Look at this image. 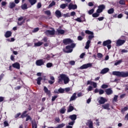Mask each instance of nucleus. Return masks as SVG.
<instances>
[{
	"mask_svg": "<svg viewBox=\"0 0 128 128\" xmlns=\"http://www.w3.org/2000/svg\"><path fill=\"white\" fill-rule=\"evenodd\" d=\"M92 86H89L88 88H87V90L88 92H92Z\"/></svg>",
	"mask_w": 128,
	"mask_h": 128,
	"instance_id": "51",
	"label": "nucleus"
},
{
	"mask_svg": "<svg viewBox=\"0 0 128 128\" xmlns=\"http://www.w3.org/2000/svg\"><path fill=\"white\" fill-rule=\"evenodd\" d=\"M28 120H32V118L30 116H28L26 118V122H28Z\"/></svg>",
	"mask_w": 128,
	"mask_h": 128,
	"instance_id": "63",
	"label": "nucleus"
},
{
	"mask_svg": "<svg viewBox=\"0 0 128 128\" xmlns=\"http://www.w3.org/2000/svg\"><path fill=\"white\" fill-rule=\"evenodd\" d=\"M85 33L87 34H94V32L90 31L89 30H86Z\"/></svg>",
	"mask_w": 128,
	"mask_h": 128,
	"instance_id": "37",
	"label": "nucleus"
},
{
	"mask_svg": "<svg viewBox=\"0 0 128 128\" xmlns=\"http://www.w3.org/2000/svg\"><path fill=\"white\" fill-rule=\"evenodd\" d=\"M60 114H64L66 112V109L64 108H62L60 110Z\"/></svg>",
	"mask_w": 128,
	"mask_h": 128,
	"instance_id": "49",
	"label": "nucleus"
},
{
	"mask_svg": "<svg viewBox=\"0 0 128 128\" xmlns=\"http://www.w3.org/2000/svg\"><path fill=\"white\" fill-rule=\"evenodd\" d=\"M52 62H48L46 64L47 68H52Z\"/></svg>",
	"mask_w": 128,
	"mask_h": 128,
	"instance_id": "44",
	"label": "nucleus"
},
{
	"mask_svg": "<svg viewBox=\"0 0 128 128\" xmlns=\"http://www.w3.org/2000/svg\"><path fill=\"white\" fill-rule=\"evenodd\" d=\"M112 74L113 76H116L121 78H128V72L114 71Z\"/></svg>",
	"mask_w": 128,
	"mask_h": 128,
	"instance_id": "2",
	"label": "nucleus"
},
{
	"mask_svg": "<svg viewBox=\"0 0 128 128\" xmlns=\"http://www.w3.org/2000/svg\"><path fill=\"white\" fill-rule=\"evenodd\" d=\"M66 126V124L62 123L61 124H60L58 126L56 127L55 128H62L64 126Z\"/></svg>",
	"mask_w": 128,
	"mask_h": 128,
	"instance_id": "34",
	"label": "nucleus"
},
{
	"mask_svg": "<svg viewBox=\"0 0 128 128\" xmlns=\"http://www.w3.org/2000/svg\"><path fill=\"white\" fill-rule=\"evenodd\" d=\"M94 38V34L90 35L88 36L89 40H92V38Z\"/></svg>",
	"mask_w": 128,
	"mask_h": 128,
	"instance_id": "45",
	"label": "nucleus"
},
{
	"mask_svg": "<svg viewBox=\"0 0 128 128\" xmlns=\"http://www.w3.org/2000/svg\"><path fill=\"white\" fill-rule=\"evenodd\" d=\"M69 64H70L71 66H74L76 62L72 60L69 62Z\"/></svg>",
	"mask_w": 128,
	"mask_h": 128,
	"instance_id": "56",
	"label": "nucleus"
},
{
	"mask_svg": "<svg viewBox=\"0 0 128 128\" xmlns=\"http://www.w3.org/2000/svg\"><path fill=\"white\" fill-rule=\"evenodd\" d=\"M13 68H17V70H20V65L18 64V62H15L12 64Z\"/></svg>",
	"mask_w": 128,
	"mask_h": 128,
	"instance_id": "14",
	"label": "nucleus"
},
{
	"mask_svg": "<svg viewBox=\"0 0 128 128\" xmlns=\"http://www.w3.org/2000/svg\"><path fill=\"white\" fill-rule=\"evenodd\" d=\"M119 4H126V1H124V0H120Z\"/></svg>",
	"mask_w": 128,
	"mask_h": 128,
	"instance_id": "46",
	"label": "nucleus"
},
{
	"mask_svg": "<svg viewBox=\"0 0 128 128\" xmlns=\"http://www.w3.org/2000/svg\"><path fill=\"white\" fill-rule=\"evenodd\" d=\"M108 88V86L106 84H103L102 86V88Z\"/></svg>",
	"mask_w": 128,
	"mask_h": 128,
	"instance_id": "59",
	"label": "nucleus"
},
{
	"mask_svg": "<svg viewBox=\"0 0 128 128\" xmlns=\"http://www.w3.org/2000/svg\"><path fill=\"white\" fill-rule=\"evenodd\" d=\"M16 6V3L14 2H10L9 3V8H14Z\"/></svg>",
	"mask_w": 128,
	"mask_h": 128,
	"instance_id": "20",
	"label": "nucleus"
},
{
	"mask_svg": "<svg viewBox=\"0 0 128 128\" xmlns=\"http://www.w3.org/2000/svg\"><path fill=\"white\" fill-rule=\"evenodd\" d=\"M94 9H91L88 12V14H94Z\"/></svg>",
	"mask_w": 128,
	"mask_h": 128,
	"instance_id": "43",
	"label": "nucleus"
},
{
	"mask_svg": "<svg viewBox=\"0 0 128 128\" xmlns=\"http://www.w3.org/2000/svg\"><path fill=\"white\" fill-rule=\"evenodd\" d=\"M108 70H110L108 68H104L101 70L100 73L102 74H106V72H108Z\"/></svg>",
	"mask_w": 128,
	"mask_h": 128,
	"instance_id": "15",
	"label": "nucleus"
},
{
	"mask_svg": "<svg viewBox=\"0 0 128 128\" xmlns=\"http://www.w3.org/2000/svg\"><path fill=\"white\" fill-rule=\"evenodd\" d=\"M64 18H70V13L64 14Z\"/></svg>",
	"mask_w": 128,
	"mask_h": 128,
	"instance_id": "48",
	"label": "nucleus"
},
{
	"mask_svg": "<svg viewBox=\"0 0 128 128\" xmlns=\"http://www.w3.org/2000/svg\"><path fill=\"white\" fill-rule=\"evenodd\" d=\"M42 8V3L38 2L37 4V8Z\"/></svg>",
	"mask_w": 128,
	"mask_h": 128,
	"instance_id": "58",
	"label": "nucleus"
},
{
	"mask_svg": "<svg viewBox=\"0 0 128 128\" xmlns=\"http://www.w3.org/2000/svg\"><path fill=\"white\" fill-rule=\"evenodd\" d=\"M74 20H76V22H82V19L80 18L74 19Z\"/></svg>",
	"mask_w": 128,
	"mask_h": 128,
	"instance_id": "50",
	"label": "nucleus"
},
{
	"mask_svg": "<svg viewBox=\"0 0 128 128\" xmlns=\"http://www.w3.org/2000/svg\"><path fill=\"white\" fill-rule=\"evenodd\" d=\"M44 92L46 94H48V96H50V91L48 90V89L46 87L44 86Z\"/></svg>",
	"mask_w": 128,
	"mask_h": 128,
	"instance_id": "23",
	"label": "nucleus"
},
{
	"mask_svg": "<svg viewBox=\"0 0 128 128\" xmlns=\"http://www.w3.org/2000/svg\"><path fill=\"white\" fill-rule=\"evenodd\" d=\"M90 40H88L86 43V46H85V48L86 50H88L90 48Z\"/></svg>",
	"mask_w": 128,
	"mask_h": 128,
	"instance_id": "24",
	"label": "nucleus"
},
{
	"mask_svg": "<svg viewBox=\"0 0 128 128\" xmlns=\"http://www.w3.org/2000/svg\"><path fill=\"white\" fill-rule=\"evenodd\" d=\"M4 126L6 128V126H8V121H5L4 122Z\"/></svg>",
	"mask_w": 128,
	"mask_h": 128,
	"instance_id": "53",
	"label": "nucleus"
},
{
	"mask_svg": "<svg viewBox=\"0 0 128 128\" xmlns=\"http://www.w3.org/2000/svg\"><path fill=\"white\" fill-rule=\"evenodd\" d=\"M45 14H47V16H50V10L46 11Z\"/></svg>",
	"mask_w": 128,
	"mask_h": 128,
	"instance_id": "60",
	"label": "nucleus"
},
{
	"mask_svg": "<svg viewBox=\"0 0 128 128\" xmlns=\"http://www.w3.org/2000/svg\"><path fill=\"white\" fill-rule=\"evenodd\" d=\"M104 92V91L102 90H99V94H103Z\"/></svg>",
	"mask_w": 128,
	"mask_h": 128,
	"instance_id": "64",
	"label": "nucleus"
},
{
	"mask_svg": "<svg viewBox=\"0 0 128 128\" xmlns=\"http://www.w3.org/2000/svg\"><path fill=\"white\" fill-rule=\"evenodd\" d=\"M42 78L39 77L37 79V84H38L40 85V82H42Z\"/></svg>",
	"mask_w": 128,
	"mask_h": 128,
	"instance_id": "35",
	"label": "nucleus"
},
{
	"mask_svg": "<svg viewBox=\"0 0 128 128\" xmlns=\"http://www.w3.org/2000/svg\"><path fill=\"white\" fill-rule=\"evenodd\" d=\"M29 2H30L31 6H34L36 2V0H28Z\"/></svg>",
	"mask_w": 128,
	"mask_h": 128,
	"instance_id": "29",
	"label": "nucleus"
},
{
	"mask_svg": "<svg viewBox=\"0 0 128 128\" xmlns=\"http://www.w3.org/2000/svg\"><path fill=\"white\" fill-rule=\"evenodd\" d=\"M72 110H74V107L70 105L69 108L68 110V112H72Z\"/></svg>",
	"mask_w": 128,
	"mask_h": 128,
	"instance_id": "36",
	"label": "nucleus"
},
{
	"mask_svg": "<svg viewBox=\"0 0 128 128\" xmlns=\"http://www.w3.org/2000/svg\"><path fill=\"white\" fill-rule=\"evenodd\" d=\"M128 110V107H124V108H122L121 110L122 112H126Z\"/></svg>",
	"mask_w": 128,
	"mask_h": 128,
	"instance_id": "42",
	"label": "nucleus"
},
{
	"mask_svg": "<svg viewBox=\"0 0 128 128\" xmlns=\"http://www.w3.org/2000/svg\"><path fill=\"white\" fill-rule=\"evenodd\" d=\"M76 47V44H72L70 46H66V50H64V52L70 54V52H72V48Z\"/></svg>",
	"mask_w": 128,
	"mask_h": 128,
	"instance_id": "3",
	"label": "nucleus"
},
{
	"mask_svg": "<svg viewBox=\"0 0 128 128\" xmlns=\"http://www.w3.org/2000/svg\"><path fill=\"white\" fill-rule=\"evenodd\" d=\"M76 98V93H74L70 98V100H74Z\"/></svg>",
	"mask_w": 128,
	"mask_h": 128,
	"instance_id": "26",
	"label": "nucleus"
},
{
	"mask_svg": "<svg viewBox=\"0 0 128 128\" xmlns=\"http://www.w3.org/2000/svg\"><path fill=\"white\" fill-rule=\"evenodd\" d=\"M88 124L89 128H94V127L92 126V122L90 120L88 121Z\"/></svg>",
	"mask_w": 128,
	"mask_h": 128,
	"instance_id": "33",
	"label": "nucleus"
},
{
	"mask_svg": "<svg viewBox=\"0 0 128 128\" xmlns=\"http://www.w3.org/2000/svg\"><path fill=\"white\" fill-rule=\"evenodd\" d=\"M97 56L98 58H102V54L101 53H98L97 54Z\"/></svg>",
	"mask_w": 128,
	"mask_h": 128,
	"instance_id": "52",
	"label": "nucleus"
},
{
	"mask_svg": "<svg viewBox=\"0 0 128 128\" xmlns=\"http://www.w3.org/2000/svg\"><path fill=\"white\" fill-rule=\"evenodd\" d=\"M92 86H93L94 88H96V86H98V84H96V82H93L92 83Z\"/></svg>",
	"mask_w": 128,
	"mask_h": 128,
	"instance_id": "54",
	"label": "nucleus"
},
{
	"mask_svg": "<svg viewBox=\"0 0 128 128\" xmlns=\"http://www.w3.org/2000/svg\"><path fill=\"white\" fill-rule=\"evenodd\" d=\"M102 108H104V110H110V104H106L102 105Z\"/></svg>",
	"mask_w": 128,
	"mask_h": 128,
	"instance_id": "18",
	"label": "nucleus"
},
{
	"mask_svg": "<svg viewBox=\"0 0 128 128\" xmlns=\"http://www.w3.org/2000/svg\"><path fill=\"white\" fill-rule=\"evenodd\" d=\"M57 98H58V96H52V102H54V100H56V99Z\"/></svg>",
	"mask_w": 128,
	"mask_h": 128,
	"instance_id": "57",
	"label": "nucleus"
},
{
	"mask_svg": "<svg viewBox=\"0 0 128 128\" xmlns=\"http://www.w3.org/2000/svg\"><path fill=\"white\" fill-rule=\"evenodd\" d=\"M92 16L93 18H98V16H100V14L96 12V13L93 14Z\"/></svg>",
	"mask_w": 128,
	"mask_h": 128,
	"instance_id": "39",
	"label": "nucleus"
},
{
	"mask_svg": "<svg viewBox=\"0 0 128 128\" xmlns=\"http://www.w3.org/2000/svg\"><path fill=\"white\" fill-rule=\"evenodd\" d=\"M27 112L28 111H24L21 115L20 118H26V116H28V115L26 114Z\"/></svg>",
	"mask_w": 128,
	"mask_h": 128,
	"instance_id": "28",
	"label": "nucleus"
},
{
	"mask_svg": "<svg viewBox=\"0 0 128 128\" xmlns=\"http://www.w3.org/2000/svg\"><path fill=\"white\" fill-rule=\"evenodd\" d=\"M64 32H66V31L64 30H62L60 26L56 30V34H64Z\"/></svg>",
	"mask_w": 128,
	"mask_h": 128,
	"instance_id": "12",
	"label": "nucleus"
},
{
	"mask_svg": "<svg viewBox=\"0 0 128 128\" xmlns=\"http://www.w3.org/2000/svg\"><path fill=\"white\" fill-rule=\"evenodd\" d=\"M44 60L42 59H40L38 60H36V66H44Z\"/></svg>",
	"mask_w": 128,
	"mask_h": 128,
	"instance_id": "7",
	"label": "nucleus"
},
{
	"mask_svg": "<svg viewBox=\"0 0 128 128\" xmlns=\"http://www.w3.org/2000/svg\"><path fill=\"white\" fill-rule=\"evenodd\" d=\"M98 8H99L100 10H101L102 11V10L106 8V6H104V4H102L98 6Z\"/></svg>",
	"mask_w": 128,
	"mask_h": 128,
	"instance_id": "32",
	"label": "nucleus"
},
{
	"mask_svg": "<svg viewBox=\"0 0 128 128\" xmlns=\"http://www.w3.org/2000/svg\"><path fill=\"white\" fill-rule=\"evenodd\" d=\"M56 14V16L57 18H61L62 16V12H60V11L58 10H56V11L55 12Z\"/></svg>",
	"mask_w": 128,
	"mask_h": 128,
	"instance_id": "16",
	"label": "nucleus"
},
{
	"mask_svg": "<svg viewBox=\"0 0 128 128\" xmlns=\"http://www.w3.org/2000/svg\"><path fill=\"white\" fill-rule=\"evenodd\" d=\"M54 34H56L54 30H46L45 32V34L48 36H54Z\"/></svg>",
	"mask_w": 128,
	"mask_h": 128,
	"instance_id": "5",
	"label": "nucleus"
},
{
	"mask_svg": "<svg viewBox=\"0 0 128 128\" xmlns=\"http://www.w3.org/2000/svg\"><path fill=\"white\" fill-rule=\"evenodd\" d=\"M62 80H64V84H66L70 82V78L64 74H60L58 77V82L62 84Z\"/></svg>",
	"mask_w": 128,
	"mask_h": 128,
	"instance_id": "1",
	"label": "nucleus"
},
{
	"mask_svg": "<svg viewBox=\"0 0 128 128\" xmlns=\"http://www.w3.org/2000/svg\"><path fill=\"white\" fill-rule=\"evenodd\" d=\"M122 60H116V62L114 63V66H118V64H122Z\"/></svg>",
	"mask_w": 128,
	"mask_h": 128,
	"instance_id": "30",
	"label": "nucleus"
},
{
	"mask_svg": "<svg viewBox=\"0 0 128 128\" xmlns=\"http://www.w3.org/2000/svg\"><path fill=\"white\" fill-rule=\"evenodd\" d=\"M108 100L104 97H100L98 98V102L100 104H104L105 102H106Z\"/></svg>",
	"mask_w": 128,
	"mask_h": 128,
	"instance_id": "8",
	"label": "nucleus"
},
{
	"mask_svg": "<svg viewBox=\"0 0 128 128\" xmlns=\"http://www.w3.org/2000/svg\"><path fill=\"white\" fill-rule=\"evenodd\" d=\"M68 10H76L78 8V6L76 4H72L70 3L68 6Z\"/></svg>",
	"mask_w": 128,
	"mask_h": 128,
	"instance_id": "11",
	"label": "nucleus"
},
{
	"mask_svg": "<svg viewBox=\"0 0 128 128\" xmlns=\"http://www.w3.org/2000/svg\"><path fill=\"white\" fill-rule=\"evenodd\" d=\"M24 17L21 16L18 18V26H22L24 24Z\"/></svg>",
	"mask_w": 128,
	"mask_h": 128,
	"instance_id": "9",
	"label": "nucleus"
},
{
	"mask_svg": "<svg viewBox=\"0 0 128 128\" xmlns=\"http://www.w3.org/2000/svg\"><path fill=\"white\" fill-rule=\"evenodd\" d=\"M68 6V4H63L60 5V8L64 10Z\"/></svg>",
	"mask_w": 128,
	"mask_h": 128,
	"instance_id": "27",
	"label": "nucleus"
},
{
	"mask_svg": "<svg viewBox=\"0 0 128 128\" xmlns=\"http://www.w3.org/2000/svg\"><path fill=\"white\" fill-rule=\"evenodd\" d=\"M118 96L115 95L113 99V102H116L118 100Z\"/></svg>",
	"mask_w": 128,
	"mask_h": 128,
	"instance_id": "47",
	"label": "nucleus"
},
{
	"mask_svg": "<svg viewBox=\"0 0 128 128\" xmlns=\"http://www.w3.org/2000/svg\"><path fill=\"white\" fill-rule=\"evenodd\" d=\"M63 43L64 44H70L72 43V40L70 38H66L63 40Z\"/></svg>",
	"mask_w": 128,
	"mask_h": 128,
	"instance_id": "13",
	"label": "nucleus"
},
{
	"mask_svg": "<svg viewBox=\"0 0 128 128\" xmlns=\"http://www.w3.org/2000/svg\"><path fill=\"white\" fill-rule=\"evenodd\" d=\"M114 10L113 8H111L108 10V14H114Z\"/></svg>",
	"mask_w": 128,
	"mask_h": 128,
	"instance_id": "31",
	"label": "nucleus"
},
{
	"mask_svg": "<svg viewBox=\"0 0 128 128\" xmlns=\"http://www.w3.org/2000/svg\"><path fill=\"white\" fill-rule=\"evenodd\" d=\"M110 44H112V40H108L103 42V46H107L108 50H110L112 48V45H110Z\"/></svg>",
	"mask_w": 128,
	"mask_h": 128,
	"instance_id": "4",
	"label": "nucleus"
},
{
	"mask_svg": "<svg viewBox=\"0 0 128 128\" xmlns=\"http://www.w3.org/2000/svg\"><path fill=\"white\" fill-rule=\"evenodd\" d=\"M78 40H84V38L82 36H78Z\"/></svg>",
	"mask_w": 128,
	"mask_h": 128,
	"instance_id": "61",
	"label": "nucleus"
},
{
	"mask_svg": "<svg viewBox=\"0 0 128 128\" xmlns=\"http://www.w3.org/2000/svg\"><path fill=\"white\" fill-rule=\"evenodd\" d=\"M106 92L107 94L110 95L112 94V90L110 88H108L106 90Z\"/></svg>",
	"mask_w": 128,
	"mask_h": 128,
	"instance_id": "22",
	"label": "nucleus"
},
{
	"mask_svg": "<svg viewBox=\"0 0 128 128\" xmlns=\"http://www.w3.org/2000/svg\"><path fill=\"white\" fill-rule=\"evenodd\" d=\"M69 118H70L72 120L73 122H74V120H76V114L70 115L69 116Z\"/></svg>",
	"mask_w": 128,
	"mask_h": 128,
	"instance_id": "17",
	"label": "nucleus"
},
{
	"mask_svg": "<svg viewBox=\"0 0 128 128\" xmlns=\"http://www.w3.org/2000/svg\"><path fill=\"white\" fill-rule=\"evenodd\" d=\"M74 121H72V122H70L68 123V125L70 126H74Z\"/></svg>",
	"mask_w": 128,
	"mask_h": 128,
	"instance_id": "62",
	"label": "nucleus"
},
{
	"mask_svg": "<svg viewBox=\"0 0 128 128\" xmlns=\"http://www.w3.org/2000/svg\"><path fill=\"white\" fill-rule=\"evenodd\" d=\"M44 44L42 42H38L34 43V46H40L42 44Z\"/></svg>",
	"mask_w": 128,
	"mask_h": 128,
	"instance_id": "25",
	"label": "nucleus"
},
{
	"mask_svg": "<svg viewBox=\"0 0 128 128\" xmlns=\"http://www.w3.org/2000/svg\"><path fill=\"white\" fill-rule=\"evenodd\" d=\"M56 5V2H54V1H52V3L48 6V8H52V6H54Z\"/></svg>",
	"mask_w": 128,
	"mask_h": 128,
	"instance_id": "40",
	"label": "nucleus"
},
{
	"mask_svg": "<svg viewBox=\"0 0 128 128\" xmlns=\"http://www.w3.org/2000/svg\"><path fill=\"white\" fill-rule=\"evenodd\" d=\"M40 28H35L32 30V32H38Z\"/></svg>",
	"mask_w": 128,
	"mask_h": 128,
	"instance_id": "55",
	"label": "nucleus"
},
{
	"mask_svg": "<svg viewBox=\"0 0 128 128\" xmlns=\"http://www.w3.org/2000/svg\"><path fill=\"white\" fill-rule=\"evenodd\" d=\"M59 94H64V89L62 88H60L58 89Z\"/></svg>",
	"mask_w": 128,
	"mask_h": 128,
	"instance_id": "41",
	"label": "nucleus"
},
{
	"mask_svg": "<svg viewBox=\"0 0 128 128\" xmlns=\"http://www.w3.org/2000/svg\"><path fill=\"white\" fill-rule=\"evenodd\" d=\"M32 128H38V124H36V120L32 121Z\"/></svg>",
	"mask_w": 128,
	"mask_h": 128,
	"instance_id": "21",
	"label": "nucleus"
},
{
	"mask_svg": "<svg viewBox=\"0 0 128 128\" xmlns=\"http://www.w3.org/2000/svg\"><path fill=\"white\" fill-rule=\"evenodd\" d=\"M5 38H10L12 36V32L10 31H7L4 34Z\"/></svg>",
	"mask_w": 128,
	"mask_h": 128,
	"instance_id": "19",
	"label": "nucleus"
},
{
	"mask_svg": "<svg viewBox=\"0 0 128 128\" xmlns=\"http://www.w3.org/2000/svg\"><path fill=\"white\" fill-rule=\"evenodd\" d=\"M22 10H27L28 8V5L26 4H24L21 6Z\"/></svg>",
	"mask_w": 128,
	"mask_h": 128,
	"instance_id": "38",
	"label": "nucleus"
},
{
	"mask_svg": "<svg viewBox=\"0 0 128 128\" xmlns=\"http://www.w3.org/2000/svg\"><path fill=\"white\" fill-rule=\"evenodd\" d=\"M92 63H88L86 64H83L80 68V70H84L86 68H92Z\"/></svg>",
	"mask_w": 128,
	"mask_h": 128,
	"instance_id": "6",
	"label": "nucleus"
},
{
	"mask_svg": "<svg viewBox=\"0 0 128 128\" xmlns=\"http://www.w3.org/2000/svg\"><path fill=\"white\" fill-rule=\"evenodd\" d=\"M126 42V40H118L116 42V46H120Z\"/></svg>",
	"mask_w": 128,
	"mask_h": 128,
	"instance_id": "10",
	"label": "nucleus"
}]
</instances>
